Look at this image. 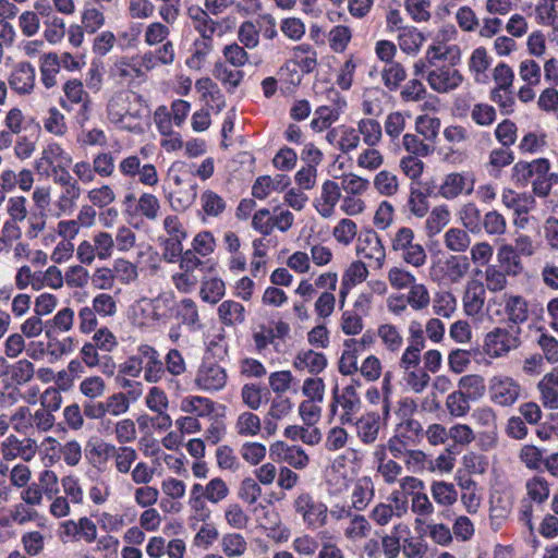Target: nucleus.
Here are the masks:
<instances>
[{
    "instance_id": "nucleus-1",
    "label": "nucleus",
    "mask_w": 558,
    "mask_h": 558,
    "mask_svg": "<svg viewBox=\"0 0 558 558\" xmlns=\"http://www.w3.org/2000/svg\"><path fill=\"white\" fill-rule=\"evenodd\" d=\"M521 328L510 326L509 329L497 327L489 331L484 341L485 352L490 357H500L517 349L520 341Z\"/></svg>"
},
{
    "instance_id": "nucleus-2",
    "label": "nucleus",
    "mask_w": 558,
    "mask_h": 558,
    "mask_svg": "<svg viewBox=\"0 0 558 558\" xmlns=\"http://www.w3.org/2000/svg\"><path fill=\"white\" fill-rule=\"evenodd\" d=\"M295 512L300 513L304 523L312 529L322 527L327 522L328 509L322 501L315 500L308 493H302L294 500Z\"/></svg>"
},
{
    "instance_id": "nucleus-3",
    "label": "nucleus",
    "mask_w": 558,
    "mask_h": 558,
    "mask_svg": "<svg viewBox=\"0 0 558 558\" xmlns=\"http://www.w3.org/2000/svg\"><path fill=\"white\" fill-rule=\"evenodd\" d=\"M195 381L203 390L218 391L226 386L227 373L222 366L206 357L198 371Z\"/></svg>"
},
{
    "instance_id": "nucleus-4",
    "label": "nucleus",
    "mask_w": 558,
    "mask_h": 558,
    "mask_svg": "<svg viewBox=\"0 0 558 558\" xmlns=\"http://www.w3.org/2000/svg\"><path fill=\"white\" fill-rule=\"evenodd\" d=\"M550 169V162L546 158L533 161H518L512 168V180L517 186H527L533 177L546 174Z\"/></svg>"
},
{
    "instance_id": "nucleus-5",
    "label": "nucleus",
    "mask_w": 558,
    "mask_h": 558,
    "mask_svg": "<svg viewBox=\"0 0 558 558\" xmlns=\"http://www.w3.org/2000/svg\"><path fill=\"white\" fill-rule=\"evenodd\" d=\"M37 450V444L34 439L25 438L20 440L16 436L10 435L1 445L2 458L7 461L22 458L29 461L34 458Z\"/></svg>"
},
{
    "instance_id": "nucleus-6",
    "label": "nucleus",
    "mask_w": 558,
    "mask_h": 558,
    "mask_svg": "<svg viewBox=\"0 0 558 558\" xmlns=\"http://www.w3.org/2000/svg\"><path fill=\"white\" fill-rule=\"evenodd\" d=\"M71 157L62 147L57 143L48 144L41 151V156L35 160V170L40 175L49 177L53 168L57 167L56 162L70 165Z\"/></svg>"
},
{
    "instance_id": "nucleus-7",
    "label": "nucleus",
    "mask_w": 558,
    "mask_h": 558,
    "mask_svg": "<svg viewBox=\"0 0 558 558\" xmlns=\"http://www.w3.org/2000/svg\"><path fill=\"white\" fill-rule=\"evenodd\" d=\"M201 265L199 258L192 252V250H187L180 259V269L182 272L177 274V289L183 292H189L193 289L197 281L198 276L195 275V270H199L198 266Z\"/></svg>"
},
{
    "instance_id": "nucleus-8",
    "label": "nucleus",
    "mask_w": 558,
    "mask_h": 558,
    "mask_svg": "<svg viewBox=\"0 0 558 558\" xmlns=\"http://www.w3.org/2000/svg\"><path fill=\"white\" fill-rule=\"evenodd\" d=\"M35 77V68L29 62H20L9 76V85L15 93L27 95L34 89Z\"/></svg>"
},
{
    "instance_id": "nucleus-9",
    "label": "nucleus",
    "mask_w": 558,
    "mask_h": 558,
    "mask_svg": "<svg viewBox=\"0 0 558 558\" xmlns=\"http://www.w3.org/2000/svg\"><path fill=\"white\" fill-rule=\"evenodd\" d=\"M356 252L363 254L365 258L376 259L379 266L385 259V247L378 234L372 229L361 231Z\"/></svg>"
},
{
    "instance_id": "nucleus-10",
    "label": "nucleus",
    "mask_w": 558,
    "mask_h": 558,
    "mask_svg": "<svg viewBox=\"0 0 558 558\" xmlns=\"http://www.w3.org/2000/svg\"><path fill=\"white\" fill-rule=\"evenodd\" d=\"M462 81V74L458 70H451L449 68L433 70L427 75V82L430 88L437 93H447L456 89Z\"/></svg>"
},
{
    "instance_id": "nucleus-11",
    "label": "nucleus",
    "mask_w": 558,
    "mask_h": 558,
    "mask_svg": "<svg viewBox=\"0 0 558 558\" xmlns=\"http://www.w3.org/2000/svg\"><path fill=\"white\" fill-rule=\"evenodd\" d=\"M474 181L471 177L461 173H450L446 177L440 186V194L447 199L457 197L462 192L471 194L473 192Z\"/></svg>"
},
{
    "instance_id": "nucleus-12",
    "label": "nucleus",
    "mask_w": 558,
    "mask_h": 558,
    "mask_svg": "<svg viewBox=\"0 0 558 558\" xmlns=\"http://www.w3.org/2000/svg\"><path fill=\"white\" fill-rule=\"evenodd\" d=\"M290 184V179L286 174H277L274 179L269 175H262L256 179L252 186V195L255 198H266L271 190L282 191Z\"/></svg>"
},
{
    "instance_id": "nucleus-13",
    "label": "nucleus",
    "mask_w": 558,
    "mask_h": 558,
    "mask_svg": "<svg viewBox=\"0 0 558 558\" xmlns=\"http://www.w3.org/2000/svg\"><path fill=\"white\" fill-rule=\"evenodd\" d=\"M485 289L481 281L471 280L466 284L463 296V306L466 315L474 316L481 312L484 305Z\"/></svg>"
},
{
    "instance_id": "nucleus-14",
    "label": "nucleus",
    "mask_w": 558,
    "mask_h": 558,
    "mask_svg": "<svg viewBox=\"0 0 558 558\" xmlns=\"http://www.w3.org/2000/svg\"><path fill=\"white\" fill-rule=\"evenodd\" d=\"M147 310L155 322H163L172 317L174 312V294L171 291L161 292L150 301Z\"/></svg>"
},
{
    "instance_id": "nucleus-15",
    "label": "nucleus",
    "mask_w": 558,
    "mask_h": 558,
    "mask_svg": "<svg viewBox=\"0 0 558 558\" xmlns=\"http://www.w3.org/2000/svg\"><path fill=\"white\" fill-rule=\"evenodd\" d=\"M493 400L502 405L513 404L520 393V386L511 378H505L495 383L492 387Z\"/></svg>"
},
{
    "instance_id": "nucleus-16",
    "label": "nucleus",
    "mask_w": 558,
    "mask_h": 558,
    "mask_svg": "<svg viewBox=\"0 0 558 558\" xmlns=\"http://www.w3.org/2000/svg\"><path fill=\"white\" fill-rule=\"evenodd\" d=\"M114 454L116 446L101 440L88 441L85 447V458L94 466L105 464Z\"/></svg>"
},
{
    "instance_id": "nucleus-17",
    "label": "nucleus",
    "mask_w": 558,
    "mask_h": 558,
    "mask_svg": "<svg viewBox=\"0 0 558 558\" xmlns=\"http://www.w3.org/2000/svg\"><path fill=\"white\" fill-rule=\"evenodd\" d=\"M141 352L145 362L144 369L146 380L150 383L157 381L163 369V364L159 360L158 352L147 344L141 345Z\"/></svg>"
},
{
    "instance_id": "nucleus-18",
    "label": "nucleus",
    "mask_w": 558,
    "mask_h": 558,
    "mask_svg": "<svg viewBox=\"0 0 558 558\" xmlns=\"http://www.w3.org/2000/svg\"><path fill=\"white\" fill-rule=\"evenodd\" d=\"M379 414L372 412L356 421L357 435L364 444H372L376 440L379 432Z\"/></svg>"
},
{
    "instance_id": "nucleus-19",
    "label": "nucleus",
    "mask_w": 558,
    "mask_h": 558,
    "mask_svg": "<svg viewBox=\"0 0 558 558\" xmlns=\"http://www.w3.org/2000/svg\"><path fill=\"white\" fill-rule=\"evenodd\" d=\"M111 74L121 82H132L135 78L142 77L144 72L141 70L136 58H122L113 64Z\"/></svg>"
},
{
    "instance_id": "nucleus-20",
    "label": "nucleus",
    "mask_w": 558,
    "mask_h": 558,
    "mask_svg": "<svg viewBox=\"0 0 558 558\" xmlns=\"http://www.w3.org/2000/svg\"><path fill=\"white\" fill-rule=\"evenodd\" d=\"M220 320L227 326L242 324L245 320L244 306L235 301H223L218 307Z\"/></svg>"
},
{
    "instance_id": "nucleus-21",
    "label": "nucleus",
    "mask_w": 558,
    "mask_h": 558,
    "mask_svg": "<svg viewBox=\"0 0 558 558\" xmlns=\"http://www.w3.org/2000/svg\"><path fill=\"white\" fill-rule=\"evenodd\" d=\"M505 312L512 324H523L529 318L527 302L521 295L509 296L505 304Z\"/></svg>"
},
{
    "instance_id": "nucleus-22",
    "label": "nucleus",
    "mask_w": 558,
    "mask_h": 558,
    "mask_svg": "<svg viewBox=\"0 0 558 558\" xmlns=\"http://www.w3.org/2000/svg\"><path fill=\"white\" fill-rule=\"evenodd\" d=\"M63 92L66 99H61L60 106L68 111L72 109L71 104L78 105L90 98L78 80H69L63 86Z\"/></svg>"
},
{
    "instance_id": "nucleus-23",
    "label": "nucleus",
    "mask_w": 558,
    "mask_h": 558,
    "mask_svg": "<svg viewBox=\"0 0 558 558\" xmlns=\"http://www.w3.org/2000/svg\"><path fill=\"white\" fill-rule=\"evenodd\" d=\"M480 356H482V352L478 349L470 351L462 349L452 350L448 356L449 367L456 374H461L466 369L472 359L478 361Z\"/></svg>"
},
{
    "instance_id": "nucleus-24",
    "label": "nucleus",
    "mask_w": 558,
    "mask_h": 558,
    "mask_svg": "<svg viewBox=\"0 0 558 558\" xmlns=\"http://www.w3.org/2000/svg\"><path fill=\"white\" fill-rule=\"evenodd\" d=\"M345 350L342 352V355L339 360V372L342 375H352L357 368V350L355 348L356 340L355 339H347L344 340Z\"/></svg>"
},
{
    "instance_id": "nucleus-25",
    "label": "nucleus",
    "mask_w": 558,
    "mask_h": 558,
    "mask_svg": "<svg viewBox=\"0 0 558 558\" xmlns=\"http://www.w3.org/2000/svg\"><path fill=\"white\" fill-rule=\"evenodd\" d=\"M59 69L60 62L56 53L50 52L41 58L40 75L41 82L46 88H51L56 85V75Z\"/></svg>"
},
{
    "instance_id": "nucleus-26",
    "label": "nucleus",
    "mask_w": 558,
    "mask_h": 558,
    "mask_svg": "<svg viewBox=\"0 0 558 558\" xmlns=\"http://www.w3.org/2000/svg\"><path fill=\"white\" fill-rule=\"evenodd\" d=\"M225 293L226 284L220 278H211L202 283L201 298L204 302L216 304L225 296Z\"/></svg>"
},
{
    "instance_id": "nucleus-27",
    "label": "nucleus",
    "mask_w": 558,
    "mask_h": 558,
    "mask_svg": "<svg viewBox=\"0 0 558 558\" xmlns=\"http://www.w3.org/2000/svg\"><path fill=\"white\" fill-rule=\"evenodd\" d=\"M181 410L196 416H205L214 411V402L204 397H187L182 400Z\"/></svg>"
},
{
    "instance_id": "nucleus-28",
    "label": "nucleus",
    "mask_w": 558,
    "mask_h": 558,
    "mask_svg": "<svg viewBox=\"0 0 558 558\" xmlns=\"http://www.w3.org/2000/svg\"><path fill=\"white\" fill-rule=\"evenodd\" d=\"M213 75L223 84H228L229 92H233L241 83L244 73L240 70H231L225 63L215 64Z\"/></svg>"
},
{
    "instance_id": "nucleus-29",
    "label": "nucleus",
    "mask_w": 558,
    "mask_h": 558,
    "mask_svg": "<svg viewBox=\"0 0 558 558\" xmlns=\"http://www.w3.org/2000/svg\"><path fill=\"white\" fill-rule=\"evenodd\" d=\"M460 390L472 401L483 397L485 392L484 380L478 375H466L460 378L458 384Z\"/></svg>"
},
{
    "instance_id": "nucleus-30",
    "label": "nucleus",
    "mask_w": 558,
    "mask_h": 558,
    "mask_svg": "<svg viewBox=\"0 0 558 558\" xmlns=\"http://www.w3.org/2000/svg\"><path fill=\"white\" fill-rule=\"evenodd\" d=\"M434 500L442 506H450L457 501L458 493L453 484L446 482H434L432 485Z\"/></svg>"
},
{
    "instance_id": "nucleus-31",
    "label": "nucleus",
    "mask_w": 558,
    "mask_h": 558,
    "mask_svg": "<svg viewBox=\"0 0 558 558\" xmlns=\"http://www.w3.org/2000/svg\"><path fill=\"white\" fill-rule=\"evenodd\" d=\"M221 546L223 553L228 557H240L247 549V543L245 538L239 533H229L223 535L221 539Z\"/></svg>"
},
{
    "instance_id": "nucleus-32",
    "label": "nucleus",
    "mask_w": 558,
    "mask_h": 558,
    "mask_svg": "<svg viewBox=\"0 0 558 558\" xmlns=\"http://www.w3.org/2000/svg\"><path fill=\"white\" fill-rule=\"evenodd\" d=\"M470 401L462 390L451 392L446 400V407L452 416L461 417L470 411Z\"/></svg>"
},
{
    "instance_id": "nucleus-33",
    "label": "nucleus",
    "mask_w": 558,
    "mask_h": 558,
    "mask_svg": "<svg viewBox=\"0 0 558 558\" xmlns=\"http://www.w3.org/2000/svg\"><path fill=\"white\" fill-rule=\"evenodd\" d=\"M463 226L472 233L482 231V216L480 209L473 203L464 205L460 211Z\"/></svg>"
},
{
    "instance_id": "nucleus-34",
    "label": "nucleus",
    "mask_w": 558,
    "mask_h": 558,
    "mask_svg": "<svg viewBox=\"0 0 558 558\" xmlns=\"http://www.w3.org/2000/svg\"><path fill=\"white\" fill-rule=\"evenodd\" d=\"M34 365L28 360H19L10 365L9 374L12 381L16 385H24L28 383L34 376Z\"/></svg>"
},
{
    "instance_id": "nucleus-35",
    "label": "nucleus",
    "mask_w": 558,
    "mask_h": 558,
    "mask_svg": "<svg viewBox=\"0 0 558 558\" xmlns=\"http://www.w3.org/2000/svg\"><path fill=\"white\" fill-rule=\"evenodd\" d=\"M449 210L446 206L435 207L426 220V230L428 235L439 233L449 222Z\"/></svg>"
},
{
    "instance_id": "nucleus-36",
    "label": "nucleus",
    "mask_w": 558,
    "mask_h": 558,
    "mask_svg": "<svg viewBox=\"0 0 558 558\" xmlns=\"http://www.w3.org/2000/svg\"><path fill=\"white\" fill-rule=\"evenodd\" d=\"M178 307L179 310L177 315L181 316L183 324H186L192 330H197L202 327L194 301L191 299H183Z\"/></svg>"
},
{
    "instance_id": "nucleus-37",
    "label": "nucleus",
    "mask_w": 558,
    "mask_h": 558,
    "mask_svg": "<svg viewBox=\"0 0 558 558\" xmlns=\"http://www.w3.org/2000/svg\"><path fill=\"white\" fill-rule=\"evenodd\" d=\"M525 487L530 499L537 504H543L549 496L548 482L542 476L532 477Z\"/></svg>"
},
{
    "instance_id": "nucleus-38",
    "label": "nucleus",
    "mask_w": 558,
    "mask_h": 558,
    "mask_svg": "<svg viewBox=\"0 0 558 558\" xmlns=\"http://www.w3.org/2000/svg\"><path fill=\"white\" fill-rule=\"evenodd\" d=\"M39 131V126L37 125L33 134L17 137L14 147L16 158L25 160L34 154Z\"/></svg>"
},
{
    "instance_id": "nucleus-39",
    "label": "nucleus",
    "mask_w": 558,
    "mask_h": 558,
    "mask_svg": "<svg viewBox=\"0 0 558 558\" xmlns=\"http://www.w3.org/2000/svg\"><path fill=\"white\" fill-rule=\"evenodd\" d=\"M405 70L398 62H390L383 70L384 84L390 90H396L399 87L400 83L405 80Z\"/></svg>"
},
{
    "instance_id": "nucleus-40",
    "label": "nucleus",
    "mask_w": 558,
    "mask_h": 558,
    "mask_svg": "<svg viewBox=\"0 0 558 558\" xmlns=\"http://www.w3.org/2000/svg\"><path fill=\"white\" fill-rule=\"evenodd\" d=\"M408 206L414 216L418 218L424 217L429 208L427 194L415 187L414 184H411Z\"/></svg>"
},
{
    "instance_id": "nucleus-41",
    "label": "nucleus",
    "mask_w": 558,
    "mask_h": 558,
    "mask_svg": "<svg viewBox=\"0 0 558 558\" xmlns=\"http://www.w3.org/2000/svg\"><path fill=\"white\" fill-rule=\"evenodd\" d=\"M202 207L206 215L217 217L226 209L225 199L217 193L207 190L202 196Z\"/></svg>"
},
{
    "instance_id": "nucleus-42",
    "label": "nucleus",
    "mask_w": 558,
    "mask_h": 558,
    "mask_svg": "<svg viewBox=\"0 0 558 558\" xmlns=\"http://www.w3.org/2000/svg\"><path fill=\"white\" fill-rule=\"evenodd\" d=\"M445 243L450 251L464 252L469 247L471 240L466 231L451 228L445 234Z\"/></svg>"
},
{
    "instance_id": "nucleus-43",
    "label": "nucleus",
    "mask_w": 558,
    "mask_h": 558,
    "mask_svg": "<svg viewBox=\"0 0 558 558\" xmlns=\"http://www.w3.org/2000/svg\"><path fill=\"white\" fill-rule=\"evenodd\" d=\"M415 129L425 140L434 141L440 129V120L435 117L418 116L415 121Z\"/></svg>"
},
{
    "instance_id": "nucleus-44",
    "label": "nucleus",
    "mask_w": 558,
    "mask_h": 558,
    "mask_svg": "<svg viewBox=\"0 0 558 558\" xmlns=\"http://www.w3.org/2000/svg\"><path fill=\"white\" fill-rule=\"evenodd\" d=\"M359 132L363 135L364 142L369 146H375L381 138V126L377 120H361L359 122Z\"/></svg>"
},
{
    "instance_id": "nucleus-45",
    "label": "nucleus",
    "mask_w": 558,
    "mask_h": 558,
    "mask_svg": "<svg viewBox=\"0 0 558 558\" xmlns=\"http://www.w3.org/2000/svg\"><path fill=\"white\" fill-rule=\"evenodd\" d=\"M498 259L507 274L518 275L522 267L517 251L510 245H502L498 251Z\"/></svg>"
},
{
    "instance_id": "nucleus-46",
    "label": "nucleus",
    "mask_w": 558,
    "mask_h": 558,
    "mask_svg": "<svg viewBox=\"0 0 558 558\" xmlns=\"http://www.w3.org/2000/svg\"><path fill=\"white\" fill-rule=\"evenodd\" d=\"M236 428L241 436H255L260 430V420L252 412H244L238 418Z\"/></svg>"
},
{
    "instance_id": "nucleus-47",
    "label": "nucleus",
    "mask_w": 558,
    "mask_h": 558,
    "mask_svg": "<svg viewBox=\"0 0 558 558\" xmlns=\"http://www.w3.org/2000/svg\"><path fill=\"white\" fill-rule=\"evenodd\" d=\"M378 336L390 351H398L402 345L403 339L393 325H380Z\"/></svg>"
},
{
    "instance_id": "nucleus-48",
    "label": "nucleus",
    "mask_w": 558,
    "mask_h": 558,
    "mask_svg": "<svg viewBox=\"0 0 558 558\" xmlns=\"http://www.w3.org/2000/svg\"><path fill=\"white\" fill-rule=\"evenodd\" d=\"M356 230L357 227L353 220L343 218L335 227L332 234L338 242L348 245L356 235Z\"/></svg>"
},
{
    "instance_id": "nucleus-49",
    "label": "nucleus",
    "mask_w": 558,
    "mask_h": 558,
    "mask_svg": "<svg viewBox=\"0 0 558 558\" xmlns=\"http://www.w3.org/2000/svg\"><path fill=\"white\" fill-rule=\"evenodd\" d=\"M447 271L452 282H458L469 270L470 263L466 256H450L447 262Z\"/></svg>"
},
{
    "instance_id": "nucleus-50",
    "label": "nucleus",
    "mask_w": 558,
    "mask_h": 558,
    "mask_svg": "<svg viewBox=\"0 0 558 558\" xmlns=\"http://www.w3.org/2000/svg\"><path fill=\"white\" fill-rule=\"evenodd\" d=\"M63 191L59 196L58 206L63 213L71 211L81 195L77 182L62 186Z\"/></svg>"
},
{
    "instance_id": "nucleus-51",
    "label": "nucleus",
    "mask_w": 558,
    "mask_h": 558,
    "mask_svg": "<svg viewBox=\"0 0 558 558\" xmlns=\"http://www.w3.org/2000/svg\"><path fill=\"white\" fill-rule=\"evenodd\" d=\"M374 186L383 195H392L398 190L397 177L386 170L380 171L374 179Z\"/></svg>"
},
{
    "instance_id": "nucleus-52",
    "label": "nucleus",
    "mask_w": 558,
    "mask_h": 558,
    "mask_svg": "<svg viewBox=\"0 0 558 558\" xmlns=\"http://www.w3.org/2000/svg\"><path fill=\"white\" fill-rule=\"evenodd\" d=\"M44 126L47 132L58 136L66 132L64 116L56 107L49 109Z\"/></svg>"
},
{
    "instance_id": "nucleus-53",
    "label": "nucleus",
    "mask_w": 558,
    "mask_h": 558,
    "mask_svg": "<svg viewBox=\"0 0 558 558\" xmlns=\"http://www.w3.org/2000/svg\"><path fill=\"white\" fill-rule=\"evenodd\" d=\"M520 459L526 468L531 470H541L544 459L541 449L533 445H525L520 451Z\"/></svg>"
},
{
    "instance_id": "nucleus-54",
    "label": "nucleus",
    "mask_w": 558,
    "mask_h": 558,
    "mask_svg": "<svg viewBox=\"0 0 558 558\" xmlns=\"http://www.w3.org/2000/svg\"><path fill=\"white\" fill-rule=\"evenodd\" d=\"M495 136L505 147L514 144L517 140V125L511 120H504L495 130Z\"/></svg>"
},
{
    "instance_id": "nucleus-55",
    "label": "nucleus",
    "mask_w": 558,
    "mask_h": 558,
    "mask_svg": "<svg viewBox=\"0 0 558 558\" xmlns=\"http://www.w3.org/2000/svg\"><path fill=\"white\" fill-rule=\"evenodd\" d=\"M424 40V35L416 28L409 29L400 35V47L408 53L417 52Z\"/></svg>"
},
{
    "instance_id": "nucleus-56",
    "label": "nucleus",
    "mask_w": 558,
    "mask_h": 558,
    "mask_svg": "<svg viewBox=\"0 0 558 558\" xmlns=\"http://www.w3.org/2000/svg\"><path fill=\"white\" fill-rule=\"evenodd\" d=\"M404 5L415 21L425 22L430 19L428 11L432 5L430 0H405Z\"/></svg>"
},
{
    "instance_id": "nucleus-57",
    "label": "nucleus",
    "mask_w": 558,
    "mask_h": 558,
    "mask_svg": "<svg viewBox=\"0 0 558 558\" xmlns=\"http://www.w3.org/2000/svg\"><path fill=\"white\" fill-rule=\"evenodd\" d=\"M61 485L66 498L73 504H82L84 493L76 476L68 475L61 480Z\"/></svg>"
},
{
    "instance_id": "nucleus-58",
    "label": "nucleus",
    "mask_w": 558,
    "mask_h": 558,
    "mask_svg": "<svg viewBox=\"0 0 558 558\" xmlns=\"http://www.w3.org/2000/svg\"><path fill=\"white\" fill-rule=\"evenodd\" d=\"M80 391L89 399H96L105 392V381L99 376L85 378L80 385Z\"/></svg>"
},
{
    "instance_id": "nucleus-59",
    "label": "nucleus",
    "mask_w": 558,
    "mask_h": 558,
    "mask_svg": "<svg viewBox=\"0 0 558 558\" xmlns=\"http://www.w3.org/2000/svg\"><path fill=\"white\" fill-rule=\"evenodd\" d=\"M95 173L102 178L110 177L114 170V158L110 151L99 153L93 159Z\"/></svg>"
},
{
    "instance_id": "nucleus-60",
    "label": "nucleus",
    "mask_w": 558,
    "mask_h": 558,
    "mask_svg": "<svg viewBox=\"0 0 558 558\" xmlns=\"http://www.w3.org/2000/svg\"><path fill=\"white\" fill-rule=\"evenodd\" d=\"M351 39V31L348 26H335L329 33L330 47L335 51H342Z\"/></svg>"
},
{
    "instance_id": "nucleus-61",
    "label": "nucleus",
    "mask_w": 558,
    "mask_h": 558,
    "mask_svg": "<svg viewBox=\"0 0 558 558\" xmlns=\"http://www.w3.org/2000/svg\"><path fill=\"white\" fill-rule=\"evenodd\" d=\"M368 180L353 173L344 174L341 179V187L351 195H360L367 190Z\"/></svg>"
},
{
    "instance_id": "nucleus-62",
    "label": "nucleus",
    "mask_w": 558,
    "mask_h": 558,
    "mask_svg": "<svg viewBox=\"0 0 558 558\" xmlns=\"http://www.w3.org/2000/svg\"><path fill=\"white\" fill-rule=\"evenodd\" d=\"M262 495V488L256 483L255 480L251 477H246L242 481L240 489H239V497L247 502L248 505H253L257 501L259 496Z\"/></svg>"
},
{
    "instance_id": "nucleus-63",
    "label": "nucleus",
    "mask_w": 558,
    "mask_h": 558,
    "mask_svg": "<svg viewBox=\"0 0 558 558\" xmlns=\"http://www.w3.org/2000/svg\"><path fill=\"white\" fill-rule=\"evenodd\" d=\"M240 452L246 462L256 465L265 458L266 447L259 442H245Z\"/></svg>"
},
{
    "instance_id": "nucleus-64",
    "label": "nucleus",
    "mask_w": 558,
    "mask_h": 558,
    "mask_svg": "<svg viewBox=\"0 0 558 558\" xmlns=\"http://www.w3.org/2000/svg\"><path fill=\"white\" fill-rule=\"evenodd\" d=\"M545 377L537 385L544 407L550 410L558 409V390Z\"/></svg>"
}]
</instances>
